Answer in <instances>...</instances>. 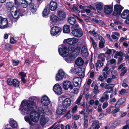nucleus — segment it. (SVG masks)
<instances>
[{
  "label": "nucleus",
  "mask_w": 129,
  "mask_h": 129,
  "mask_svg": "<svg viewBox=\"0 0 129 129\" xmlns=\"http://www.w3.org/2000/svg\"><path fill=\"white\" fill-rule=\"evenodd\" d=\"M69 49L71 51L70 54L65 56H63V59L67 63H70L73 60L74 58L76 57L79 53L80 48H75L74 45H71L69 47Z\"/></svg>",
  "instance_id": "1"
},
{
  "label": "nucleus",
  "mask_w": 129,
  "mask_h": 129,
  "mask_svg": "<svg viewBox=\"0 0 129 129\" xmlns=\"http://www.w3.org/2000/svg\"><path fill=\"white\" fill-rule=\"evenodd\" d=\"M27 106L20 108L19 110L20 111L21 114L23 115H27L29 114L30 111L35 108H36V104L33 101L30 100L28 101Z\"/></svg>",
  "instance_id": "2"
},
{
  "label": "nucleus",
  "mask_w": 129,
  "mask_h": 129,
  "mask_svg": "<svg viewBox=\"0 0 129 129\" xmlns=\"http://www.w3.org/2000/svg\"><path fill=\"white\" fill-rule=\"evenodd\" d=\"M30 119L28 117L25 116L24 119L25 121L28 122L29 124L31 125H34L35 124L34 122H37L39 119V115L37 112L33 111L30 114Z\"/></svg>",
  "instance_id": "3"
},
{
  "label": "nucleus",
  "mask_w": 129,
  "mask_h": 129,
  "mask_svg": "<svg viewBox=\"0 0 129 129\" xmlns=\"http://www.w3.org/2000/svg\"><path fill=\"white\" fill-rule=\"evenodd\" d=\"M58 51L59 54L62 57L69 54L70 51L68 48L64 45H60L58 46Z\"/></svg>",
  "instance_id": "4"
},
{
  "label": "nucleus",
  "mask_w": 129,
  "mask_h": 129,
  "mask_svg": "<svg viewBox=\"0 0 129 129\" xmlns=\"http://www.w3.org/2000/svg\"><path fill=\"white\" fill-rule=\"evenodd\" d=\"M59 20L58 17L55 15H52L50 17V25L51 26L55 25Z\"/></svg>",
  "instance_id": "5"
},
{
  "label": "nucleus",
  "mask_w": 129,
  "mask_h": 129,
  "mask_svg": "<svg viewBox=\"0 0 129 129\" xmlns=\"http://www.w3.org/2000/svg\"><path fill=\"white\" fill-rule=\"evenodd\" d=\"M72 34L75 37L80 38L83 35V33L81 28L73 30L72 32Z\"/></svg>",
  "instance_id": "6"
},
{
  "label": "nucleus",
  "mask_w": 129,
  "mask_h": 129,
  "mask_svg": "<svg viewBox=\"0 0 129 129\" xmlns=\"http://www.w3.org/2000/svg\"><path fill=\"white\" fill-rule=\"evenodd\" d=\"M64 72L62 69L58 71L55 76V79L57 81L60 80L63 78L65 75Z\"/></svg>",
  "instance_id": "7"
},
{
  "label": "nucleus",
  "mask_w": 129,
  "mask_h": 129,
  "mask_svg": "<svg viewBox=\"0 0 129 129\" xmlns=\"http://www.w3.org/2000/svg\"><path fill=\"white\" fill-rule=\"evenodd\" d=\"M78 41V39L76 38H69L66 39H65L64 41V42H66L68 44L71 45H71H74L75 48H77L76 46H75V44L77 43Z\"/></svg>",
  "instance_id": "8"
},
{
  "label": "nucleus",
  "mask_w": 129,
  "mask_h": 129,
  "mask_svg": "<svg viewBox=\"0 0 129 129\" xmlns=\"http://www.w3.org/2000/svg\"><path fill=\"white\" fill-rule=\"evenodd\" d=\"M61 31V28L57 26L52 27L50 30V33L52 36H55L60 33Z\"/></svg>",
  "instance_id": "9"
},
{
  "label": "nucleus",
  "mask_w": 129,
  "mask_h": 129,
  "mask_svg": "<svg viewBox=\"0 0 129 129\" xmlns=\"http://www.w3.org/2000/svg\"><path fill=\"white\" fill-rule=\"evenodd\" d=\"M122 9V7L120 5H116L114 6L113 15L116 16L119 15Z\"/></svg>",
  "instance_id": "10"
},
{
  "label": "nucleus",
  "mask_w": 129,
  "mask_h": 129,
  "mask_svg": "<svg viewBox=\"0 0 129 129\" xmlns=\"http://www.w3.org/2000/svg\"><path fill=\"white\" fill-rule=\"evenodd\" d=\"M66 107L62 105L59 106L56 111L57 113L59 115H62L65 114L67 111Z\"/></svg>",
  "instance_id": "11"
},
{
  "label": "nucleus",
  "mask_w": 129,
  "mask_h": 129,
  "mask_svg": "<svg viewBox=\"0 0 129 129\" xmlns=\"http://www.w3.org/2000/svg\"><path fill=\"white\" fill-rule=\"evenodd\" d=\"M63 87L65 90H67L69 89L72 90L73 87L71 82L68 81H65L63 83Z\"/></svg>",
  "instance_id": "12"
},
{
  "label": "nucleus",
  "mask_w": 129,
  "mask_h": 129,
  "mask_svg": "<svg viewBox=\"0 0 129 129\" xmlns=\"http://www.w3.org/2000/svg\"><path fill=\"white\" fill-rule=\"evenodd\" d=\"M41 103L43 106H47L50 103L49 99L46 95L43 96L42 97Z\"/></svg>",
  "instance_id": "13"
},
{
  "label": "nucleus",
  "mask_w": 129,
  "mask_h": 129,
  "mask_svg": "<svg viewBox=\"0 0 129 129\" xmlns=\"http://www.w3.org/2000/svg\"><path fill=\"white\" fill-rule=\"evenodd\" d=\"M53 90L57 94H60L62 93V89L58 83L55 85L53 87Z\"/></svg>",
  "instance_id": "14"
},
{
  "label": "nucleus",
  "mask_w": 129,
  "mask_h": 129,
  "mask_svg": "<svg viewBox=\"0 0 129 129\" xmlns=\"http://www.w3.org/2000/svg\"><path fill=\"white\" fill-rule=\"evenodd\" d=\"M57 14L59 20H63L66 18V13L63 10H60L58 11L57 12Z\"/></svg>",
  "instance_id": "15"
},
{
  "label": "nucleus",
  "mask_w": 129,
  "mask_h": 129,
  "mask_svg": "<svg viewBox=\"0 0 129 129\" xmlns=\"http://www.w3.org/2000/svg\"><path fill=\"white\" fill-rule=\"evenodd\" d=\"M113 8L112 5H105L104 9V12L107 14H110L113 11Z\"/></svg>",
  "instance_id": "16"
},
{
  "label": "nucleus",
  "mask_w": 129,
  "mask_h": 129,
  "mask_svg": "<svg viewBox=\"0 0 129 129\" xmlns=\"http://www.w3.org/2000/svg\"><path fill=\"white\" fill-rule=\"evenodd\" d=\"M28 4L26 3L25 1L24 0H20L19 1L18 4H17V5L19 7L22 8L26 9L25 10H23V11L24 12H26L27 11V7Z\"/></svg>",
  "instance_id": "17"
},
{
  "label": "nucleus",
  "mask_w": 129,
  "mask_h": 129,
  "mask_svg": "<svg viewBox=\"0 0 129 129\" xmlns=\"http://www.w3.org/2000/svg\"><path fill=\"white\" fill-rule=\"evenodd\" d=\"M1 20V28H5L9 26V25L8 24L7 20L6 18H4L2 17V19Z\"/></svg>",
  "instance_id": "18"
},
{
  "label": "nucleus",
  "mask_w": 129,
  "mask_h": 129,
  "mask_svg": "<svg viewBox=\"0 0 129 129\" xmlns=\"http://www.w3.org/2000/svg\"><path fill=\"white\" fill-rule=\"evenodd\" d=\"M81 52L82 54L83 57H86L88 56V53L86 45H83L82 48Z\"/></svg>",
  "instance_id": "19"
},
{
  "label": "nucleus",
  "mask_w": 129,
  "mask_h": 129,
  "mask_svg": "<svg viewBox=\"0 0 129 129\" xmlns=\"http://www.w3.org/2000/svg\"><path fill=\"white\" fill-rule=\"evenodd\" d=\"M81 81L80 78H75L73 79V84L75 86L79 87L81 85Z\"/></svg>",
  "instance_id": "20"
},
{
  "label": "nucleus",
  "mask_w": 129,
  "mask_h": 129,
  "mask_svg": "<svg viewBox=\"0 0 129 129\" xmlns=\"http://www.w3.org/2000/svg\"><path fill=\"white\" fill-rule=\"evenodd\" d=\"M108 66V65L107 64L103 70L102 75L104 78H106L107 77V75L109 74L110 73Z\"/></svg>",
  "instance_id": "21"
},
{
  "label": "nucleus",
  "mask_w": 129,
  "mask_h": 129,
  "mask_svg": "<svg viewBox=\"0 0 129 129\" xmlns=\"http://www.w3.org/2000/svg\"><path fill=\"white\" fill-rule=\"evenodd\" d=\"M71 100L70 98H66L63 102L62 105L67 108L71 105Z\"/></svg>",
  "instance_id": "22"
},
{
  "label": "nucleus",
  "mask_w": 129,
  "mask_h": 129,
  "mask_svg": "<svg viewBox=\"0 0 129 129\" xmlns=\"http://www.w3.org/2000/svg\"><path fill=\"white\" fill-rule=\"evenodd\" d=\"M57 8V3L53 1H51L50 3V9L52 11H54Z\"/></svg>",
  "instance_id": "23"
},
{
  "label": "nucleus",
  "mask_w": 129,
  "mask_h": 129,
  "mask_svg": "<svg viewBox=\"0 0 129 129\" xmlns=\"http://www.w3.org/2000/svg\"><path fill=\"white\" fill-rule=\"evenodd\" d=\"M122 18L124 19H126L129 17V10H124L121 14Z\"/></svg>",
  "instance_id": "24"
},
{
  "label": "nucleus",
  "mask_w": 129,
  "mask_h": 129,
  "mask_svg": "<svg viewBox=\"0 0 129 129\" xmlns=\"http://www.w3.org/2000/svg\"><path fill=\"white\" fill-rule=\"evenodd\" d=\"M114 86V85L112 84H109L107 85L105 87V88L108 89V90L106 91L107 93H111L113 91V87Z\"/></svg>",
  "instance_id": "25"
},
{
  "label": "nucleus",
  "mask_w": 129,
  "mask_h": 129,
  "mask_svg": "<svg viewBox=\"0 0 129 129\" xmlns=\"http://www.w3.org/2000/svg\"><path fill=\"white\" fill-rule=\"evenodd\" d=\"M100 127L99 121L96 120L92 123L91 126V128L92 129H98Z\"/></svg>",
  "instance_id": "26"
},
{
  "label": "nucleus",
  "mask_w": 129,
  "mask_h": 129,
  "mask_svg": "<svg viewBox=\"0 0 129 129\" xmlns=\"http://www.w3.org/2000/svg\"><path fill=\"white\" fill-rule=\"evenodd\" d=\"M9 122L11 126L13 128H16L18 126L17 122L13 119H10Z\"/></svg>",
  "instance_id": "27"
},
{
  "label": "nucleus",
  "mask_w": 129,
  "mask_h": 129,
  "mask_svg": "<svg viewBox=\"0 0 129 129\" xmlns=\"http://www.w3.org/2000/svg\"><path fill=\"white\" fill-rule=\"evenodd\" d=\"M115 52L114 57L115 58H118V57H119V58L118 59V60H120V61H121L122 59V56L123 55L122 53L120 51H117Z\"/></svg>",
  "instance_id": "28"
},
{
  "label": "nucleus",
  "mask_w": 129,
  "mask_h": 129,
  "mask_svg": "<svg viewBox=\"0 0 129 129\" xmlns=\"http://www.w3.org/2000/svg\"><path fill=\"white\" fill-rule=\"evenodd\" d=\"M48 120L49 119L48 118L44 116L41 117L40 123L42 125H43L45 124Z\"/></svg>",
  "instance_id": "29"
},
{
  "label": "nucleus",
  "mask_w": 129,
  "mask_h": 129,
  "mask_svg": "<svg viewBox=\"0 0 129 129\" xmlns=\"http://www.w3.org/2000/svg\"><path fill=\"white\" fill-rule=\"evenodd\" d=\"M84 61L81 57L78 58L75 61V64L78 66H82L83 64Z\"/></svg>",
  "instance_id": "30"
},
{
  "label": "nucleus",
  "mask_w": 129,
  "mask_h": 129,
  "mask_svg": "<svg viewBox=\"0 0 129 129\" xmlns=\"http://www.w3.org/2000/svg\"><path fill=\"white\" fill-rule=\"evenodd\" d=\"M11 15L14 18L16 19L17 20V19L19 17V12L17 9H16V10H15L14 12L12 13Z\"/></svg>",
  "instance_id": "31"
},
{
  "label": "nucleus",
  "mask_w": 129,
  "mask_h": 129,
  "mask_svg": "<svg viewBox=\"0 0 129 129\" xmlns=\"http://www.w3.org/2000/svg\"><path fill=\"white\" fill-rule=\"evenodd\" d=\"M96 9L99 11L102 10L103 8V4L102 3H97L95 5Z\"/></svg>",
  "instance_id": "32"
},
{
  "label": "nucleus",
  "mask_w": 129,
  "mask_h": 129,
  "mask_svg": "<svg viewBox=\"0 0 129 129\" xmlns=\"http://www.w3.org/2000/svg\"><path fill=\"white\" fill-rule=\"evenodd\" d=\"M39 116L41 117L45 116V113L43 109L41 107H40L38 109V112Z\"/></svg>",
  "instance_id": "33"
},
{
  "label": "nucleus",
  "mask_w": 129,
  "mask_h": 129,
  "mask_svg": "<svg viewBox=\"0 0 129 129\" xmlns=\"http://www.w3.org/2000/svg\"><path fill=\"white\" fill-rule=\"evenodd\" d=\"M70 26L67 25H64L63 28V31L64 33H69L70 32Z\"/></svg>",
  "instance_id": "34"
},
{
  "label": "nucleus",
  "mask_w": 129,
  "mask_h": 129,
  "mask_svg": "<svg viewBox=\"0 0 129 129\" xmlns=\"http://www.w3.org/2000/svg\"><path fill=\"white\" fill-rule=\"evenodd\" d=\"M13 84L15 87L18 88L19 86L20 82L19 81L16 79H13Z\"/></svg>",
  "instance_id": "35"
},
{
  "label": "nucleus",
  "mask_w": 129,
  "mask_h": 129,
  "mask_svg": "<svg viewBox=\"0 0 129 129\" xmlns=\"http://www.w3.org/2000/svg\"><path fill=\"white\" fill-rule=\"evenodd\" d=\"M29 9L33 13H34L36 12L37 9L34 4L32 3L29 4Z\"/></svg>",
  "instance_id": "36"
},
{
  "label": "nucleus",
  "mask_w": 129,
  "mask_h": 129,
  "mask_svg": "<svg viewBox=\"0 0 129 129\" xmlns=\"http://www.w3.org/2000/svg\"><path fill=\"white\" fill-rule=\"evenodd\" d=\"M126 101V99L125 98H123L119 99L116 103V104L115 106V107L116 108V106L117 105H121L124 103Z\"/></svg>",
  "instance_id": "37"
},
{
  "label": "nucleus",
  "mask_w": 129,
  "mask_h": 129,
  "mask_svg": "<svg viewBox=\"0 0 129 129\" xmlns=\"http://www.w3.org/2000/svg\"><path fill=\"white\" fill-rule=\"evenodd\" d=\"M76 20L73 17H71L68 19V22L71 25L74 24L76 22Z\"/></svg>",
  "instance_id": "38"
},
{
  "label": "nucleus",
  "mask_w": 129,
  "mask_h": 129,
  "mask_svg": "<svg viewBox=\"0 0 129 129\" xmlns=\"http://www.w3.org/2000/svg\"><path fill=\"white\" fill-rule=\"evenodd\" d=\"M50 10L48 8H46L44 9L43 12V16L45 17L47 16L49 13Z\"/></svg>",
  "instance_id": "39"
},
{
  "label": "nucleus",
  "mask_w": 129,
  "mask_h": 129,
  "mask_svg": "<svg viewBox=\"0 0 129 129\" xmlns=\"http://www.w3.org/2000/svg\"><path fill=\"white\" fill-rule=\"evenodd\" d=\"M6 6L9 10L14 6V3L11 2H7L6 4Z\"/></svg>",
  "instance_id": "40"
},
{
  "label": "nucleus",
  "mask_w": 129,
  "mask_h": 129,
  "mask_svg": "<svg viewBox=\"0 0 129 129\" xmlns=\"http://www.w3.org/2000/svg\"><path fill=\"white\" fill-rule=\"evenodd\" d=\"M84 71L85 70L84 68H83L82 70L81 71L79 72L77 74L80 77V78H83L84 76Z\"/></svg>",
  "instance_id": "41"
},
{
  "label": "nucleus",
  "mask_w": 129,
  "mask_h": 129,
  "mask_svg": "<svg viewBox=\"0 0 129 129\" xmlns=\"http://www.w3.org/2000/svg\"><path fill=\"white\" fill-rule=\"evenodd\" d=\"M28 101L27 102L25 100H24L21 103L20 106V108H23L25 106H27Z\"/></svg>",
  "instance_id": "42"
},
{
  "label": "nucleus",
  "mask_w": 129,
  "mask_h": 129,
  "mask_svg": "<svg viewBox=\"0 0 129 129\" xmlns=\"http://www.w3.org/2000/svg\"><path fill=\"white\" fill-rule=\"evenodd\" d=\"M83 68L81 67L76 68L74 70V72L75 73L78 74L82 70Z\"/></svg>",
  "instance_id": "43"
},
{
  "label": "nucleus",
  "mask_w": 129,
  "mask_h": 129,
  "mask_svg": "<svg viewBox=\"0 0 129 129\" xmlns=\"http://www.w3.org/2000/svg\"><path fill=\"white\" fill-rule=\"evenodd\" d=\"M82 98V95L81 94L77 99L76 101V103L78 105H79L80 104V102Z\"/></svg>",
  "instance_id": "44"
},
{
  "label": "nucleus",
  "mask_w": 129,
  "mask_h": 129,
  "mask_svg": "<svg viewBox=\"0 0 129 129\" xmlns=\"http://www.w3.org/2000/svg\"><path fill=\"white\" fill-rule=\"evenodd\" d=\"M71 10L72 12L75 11L76 12L78 13H80V11L78 9L77 7H76L75 6H73L72 8H71Z\"/></svg>",
  "instance_id": "45"
},
{
  "label": "nucleus",
  "mask_w": 129,
  "mask_h": 129,
  "mask_svg": "<svg viewBox=\"0 0 129 129\" xmlns=\"http://www.w3.org/2000/svg\"><path fill=\"white\" fill-rule=\"evenodd\" d=\"M13 65V66H17L19 63V61L17 59H14L12 61Z\"/></svg>",
  "instance_id": "46"
},
{
  "label": "nucleus",
  "mask_w": 129,
  "mask_h": 129,
  "mask_svg": "<svg viewBox=\"0 0 129 129\" xmlns=\"http://www.w3.org/2000/svg\"><path fill=\"white\" fill-rule=\"evenodd\" d=\"M5 48L8 51L11 50V46L9 44H6L5 45Z\"/></svg>",
  "instance_id": "47"
},
{
  "label": "nucleus",
  "mask_w": 129,
  "mask_h": 129,
  "mask_svg": "<svg viewBox=\"0 0 129 129\" xmlns=\"http://www.w3.org/2000/svg\"><path fill=\"white\" fill-rule=\"evenodd\" d=\"M121 73L120 74L121 76H123L124 74L126 72L127 70L125 67H123L121 70Z\"/></svg>",
  "instance_id": "48"
},
{
  "label": "nucleus",
  "mask_w": 129,
  "mask_h": 129,
  "mask_svg": "<svg viewBox=\"0 0 129 129\" xmlns=\"http://www.w3.org/2000/svg\"><path fill=\"white\" fill-rule=\"evenodd\" d=\"M105 55L104 54H101L98 55V57L100 59H101L102 61H104L105 59L104 58Z\"/></svg>",
  "instance_id": "49"
},
{
  "label": "nucleus",
  "mask_w": 129,
  "mask_h": 129,
  "mask_svg": "<svg viewBox=\"0 0 129 129\" xmlns=\"http://www.w3.org/2000/svg\"><path fill=\"white\" fill-rule=\"evenodd\" d=\"M13 83V79L12 80L11 78H9L7 81V84L10 85H12Z\"/></svg>",
  "instance_id": "50"
},
{
  "label": "nucleus",
  "mask_w": 129,
  "mask_h": 129,
  "mask_svg": "<svg viewBox=\"0 0 129 129\" xmlns=\"http://www.w3.org/2000/svg\"><path fill=\"white\" fill-rule=\"evenodd\" d=\"M116 109H114L113 111H112L111 113L113 114H114L118 112L120 110V109L119 108H117L116 107Z\"/></svg>",
  "instance_id": "51"
},
{
  "label": "nucleus",
  "mask_w": 129,
  "mask_h": 129,
  "mask_svg": "<svg viewBox=\"0 0 129 129\" xmlns=\"http://www.w3.org/2000/svg\"><path fill=\"white\" fill-rule=\"evenodd\" d=\"M16 9H17L16 7L14 6L10 8V9H9V10H10V13H11V14H12V13L14 12L15 10H16Z\"/></svg>",
  "instance_id": "52"
},
{
  "label": "nucleus",
  "mask_w": 129,
  "mask_h": 129,
  "mask_svg": "<svg viewBox=\"0 0 129 129\" xmlns=\"http://www.w3.org/2000/svg\"><path fill=\"white\" fill-rule=\"evenodd\" d=\"M105 41L100 42L99 43V47L100 48H103L104 47Z\"/></svg>",
  "instance_id": "53"
},
{
  "label": "nucleus",
  "mask_w": 129,
  "mask_h": 129,
  "mask_svg": "<svg viewBox=\"0 0 129 129\" xmlns=\"http://www.w3.org/2000/svg\"><path fill=\"white\" fill-rule=\"evenodd\" d=\"M120 123V120L116 121H115L113 123V125L114 127H116Z\"/></svg>",
  "instance_id": "54"
},
{
  "label": "nucleus",
  "mask_w": 129,
  "mask_h": 129,
  "mask_svg": "<svg viewBox=\"0 0 129 129\" xmlns=\"http://www.w3.org/2000/svg\"><path fill=\"white\" fill-rule=\"evenodd\" d=\"M106 93H107L106 92H104L103 96L104 97L106 100H107L109 98V95L108 94H107Z\"/></svg>",
  "instance_id": "55"
},
{
  "label": "nucleus",
  "mask_w": 129,
  "mask_h": 129,
  "mask_svg": "<svg viewBox=\"0 0 129 129\" xmlns=\"http://www.w3.org/2000/svg\"><path fill=\"white\" fill-rule=\"evenodd\" d=\"M16 40H15L14 38L12 37L11 38L10 42L12 44H14L15 43H16Z\"/></svg>",
  "instance_id": "56"
},
{
  "label": "nucleus",
  "mask_w": 129,
  "mask_h": 129,
  "mask_svg": "<svg viewBox=\"0 0 129 129\" xmlns=\"http://www.w3.org/2000/svg\"><path fill=\"white\" fill-rule=\"evenodd\" d=\"M112 52H113L114 53L116 51L115 50H114L113 49L111 50L110 49H108L107 50L106 53L108 54H110Z\"/></svg>",
  "instance_id": "57"
},
{
  "label": "nucleus",
  "mask_w": 129,
  "mask_h": 129,
  "mask_svg": "<svg viewBox=\"0 0 129 129\" xmlns=\"http://www.w3.org/2000/svg\"><path fill=\"white\" fill-rule=\"evenodd\" d=\"M89 33L90 34H92L94 37L98 35L97 33L94 30H93L92 31H90Z\"/></svg>",
  "instance_id": "58"
},
{
  "label": "nucleus",
  "mask_w": 129,
  "mask_h": 129,
  "mask_svg": "<svg viewBox=\"0 0 129 129\" xmlns=\"http://www.w3.org/2000/svg\"><path fill=\"white\" fill-rule=\"evenodd\" d=\"M19 75L21 76V78H24L26 75L25 73L22 72L19 73Z\"/></svg>",
  "instance_id": "59"
},
{
  "label": "nucleus",
  "mask_w": 129,
  "mask_h": 129,
  "mask_svg": "<svg viewBox=\"0 0 129 129\" xmlns=\"http://www.w3.org/2000/svg\"><path fill=\"white\" fill-rule=\"evenodd\" d=\"M114 108V106L110 107L106 109V112L108 113H110L111 111V109Z\"/></svg>",
  "instance_id": "60"
},
{
  "label": "nucleus",
  "mask_w": 129,
  "mask_h": 129,
  "mask_svg": "<svg viewBox=\"0 0 129 129\" xmlns=\"http://www.w3.org/2000/svg\"><path fill=\"white\" fill-rule=\"evenodd\" d=\"M108 104L107 102H105L103 105V109H105L108 106Z\"/></svg>",
  "instance_id": "61"
},
{
  "label": "nucleus",
  "mask_w": 129,
  "mask_h": 129,
  "mask_svg": "<svg viewBox=\"0 0 129 129\" xmlns=\"http://www.w3.org/2000/svg\"><path fill=\"white\" fill-rule=\"evenodd\" d=\"M70 111H69L67 114L64 116H66L68 119L70 118L71 117V115L70 113Z\"/></svg>",
  "instance_id": "62"
},
{
  "label": "nucleus",
  "mask_w": 129,
  "mask_h": 129,
  "mask_svg": "<svg viewBox=\"0 0 129 129\" xmlns=\"http://www.w3.org/2000/svg\"><path fill=\"white\" fill-rule=\"evenodd\" d=\"M94 92L95 93H97L99 92V91L98 90V86H95L94 87Z\"/></svg>",
  "instance_id": "63"
},
{
  "label": "nucleus",
  "mask_w": 129,
  "mask_h": 129,
  "mask_svg": "<svg viewBox=\"0 0 129 129\" xmlns=\"http://www.w3.org/2000/svg\"><path fill=\"white\" fill-rule=\"evenodd\" d=\"M45 113L48 115H50L51 114V112L49 109H47L46 111H45Z\"/></svg>",
  "instance_id": "64"
}]
</instances>
